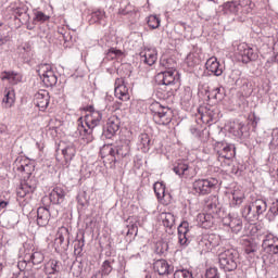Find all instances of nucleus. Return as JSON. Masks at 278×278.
Returning <instances> with one entry per match:
<instances>
[{"label": "nucleus", "instance_id": "1", "mask_svg": "<svg viewBox=\"0 0 278 278\" xmlns=\"http://www.w3.org/2000/svg\"><path fill=\"white\" fill-rule=\"evenodd\" d=\"M87 112L88 114L85 115V125L80 122L77 131L80 140L86 144H90V142L94 140V129H97V127L101 125V121H103V113L94 110V106H89Z\"/></svg>", "mask_w": 278, "mask_h": 278}, {"label": "nucleus", "instance_id": "2", "mask_svg": "<svg viewBox=\"0 0 278 278\" xmlns=\"http://www.w3.org/2000/svg\"><path fill=\"white\" fill-rule=\"evenodd\" d=\"M131 141L127 139H121L119 142L113 147V146H104L102 149V153H108V155H111L112 162H121L123 157H127L129 155V152L131 151Z\"/></svg>", "mask_w": 278, "mask_h": 278}, {"label": "nucleus", "instance_id": "3", "mask_svg": "<svg viewBox=\"0 0 278 278\" xmlns=\"http://www.w3.org/2000/svg\"><path fill=\"white\" fill-rule=\"evenodd\" d=\"M153 121L156 125H170L173 121V111L169 108L163 106L159 102H154L150 105Z\"/></svg>", "mask_w": 278, "mask_h": 278}, {"label": "nucleus", "instance_id": "4", "mask_svg": "<svg viewBox=\"0 0 278 278\" xmlns=\"http://www.w3.org/2000/svg\"><path fill=\"white\" fill-rule=\"evenodd\" d=\"M219 266L225 273H231L238 268V251L233 249L225 250L218 255Z\"/></svg>", "mask_w": 278, "mask_h": 278}, {"label": "nucleus", "instance_id": "5", "mask_svg": "<svg viewBox=\"0 0 278 278\" xmlns=\"http://www.w3.org/2000/svg\"><path fill=\"white\" fill-rule=\"evenodd\" d=\"M37 73L47 88H53L58 84V75L51 64L42 63L37 66Z\"/></svg>", "mask_w": 278, "mask_h": 278}, {"label": "nucleus", "instance_id": "6", "mask_svg": "<svg viewBox=\"0 0 278 278\" xmlns=\"http://www.w3.org/2000/svg\"><path fill=\"white\" fill-rule=\"evenodd\" d=\"M218 180L216 178H202L193 182V190L197 194H210L212 190H216Z\"/></svg>", "mask_w": 278, "mask_h": 278}, {"label": "nucleus", "instance_id": "7", "mask_svg": "<svg viewBox=\"0 0 278 278\" xmlns=\"http://www.w3.org/2000/svg\"><path fill=\"white\" fill-rule=\"evenodd\" d=\"M38 188V180L34 176H23V180L17 189V197L24 199L27 194H31Z\"/></svg>", "mask_w": 278, "mask_h": 278}, {"label": "nucleus", "instance_id": "8", "mask_svg": "<svg viewBox=\"0 0 278 278\" xmlns=\"http://www.w3.org/2000/svg\"><path fill=\"white\" fill-rule=\"evenodd\" d=\"M215 151L218 162H223V160H233V157H236V146L231 143L217 142Z\"/></svg>", "mask_w": 278, "mask_h": 278}, {"label": "nucleus", "instance_id": "9", "mask_svg": "<svg viewBox=\"0 0 278 278\" xmlns=\"http://www.w3.org/2000/svg\"><path fill=\"white\" fill-rule=\"evenodd\" d=\"M118 131H121V118H118L116 115H113L109 117L103 128L102 136L103 138H106V140H112V138H114Z\"/></svg>", "mask_w": 278, "mask_h": 278}, {"label": "nucleus", "instance_id": "10", "mask_svg": "<svg viewBox=\"0 0 278 278\" xmlns=\"http://www.w3.org/2000/svg\"><path fill=\"white\" fill-rule=\"evenodd\" d=\"M238 53L243 64H249V62H255V60L260 58V55H257V50L251 48L247 43H240L238 46Z\"/></svg>", "mask_w": 278, "mask_h": 278}, {"label": "nucleus", "instance_id": "11", "mask_svg": "<svg viewBox=\"0 0 278 278\" xmlns=\"http://www.w3.org/2000/svg\"><path fill=\"white\" fill-rule=\"evenodd\" d=\"M173 170L178 177H185V179H192L197 175L194 168L190 167L186 161H178L174 165Z\"/></svg>", "mask_w": 278, "mask_h": 278}, {"label": "nucleus", "instance_id": "12", "mask_svg": "<svg viewBox=\"0 0 278 278\" xmlns=\"http://www.w3.org/2000/svg\"><path fill=\"white\" fill-rule=\"evenodd\" d=\"M198 244L202 251H212L218 247V237L216 235H202L198 238Z\"/></svg>", "mask_w": 278, "mask_h": 278}, {"label": "nucleus", "instance_id": "13", "mask_svg": "<svg viewBox=\"0 0 278 278\" xmlns=\"http://www.w3.org/2000/svg\"><path fill=\"white\" fill-rule=\"evenodd\" d=\"M114 86L116 99L119 101H129V89L125 85V78H116Z\"/></svg>", "mask_w": 278, "mask_h": 278}, {"label": "nucleus", "instance_id": "14", "mask_svg": "<svg viewBox=\"0 0 278 278\" xmlns=\"http://www.w3.org/2000/svg\"><path fill=\"white\" fill-rule=\"evenodd\" d=\"M264 251L269 255L278 254V238L275 235L265 236L262 244Z\"/></svg>", "mask_w": 278, "mask_h": 278}, {"label": "nucleus", "instance_id": "15", "mask_svg": "<svg viewBox=\"0 0 278 278\" xmlns=\"http://www.w3.org/2000/svg\"><path fill=\"white\" fill-rule=\"evenodd\" d=\"M50 99L51 96H49V91L41 89L35 94L34 103L41 112H45V110L49 108Z\"/></svg>", "mask_w": 278, "mask_h": 278}, {"label": "nucleus", "instance_id": "16", "mask_svg": "<svg viewBox=\"0 0 278 278\" xmlns=\"http://www.w3.org/2000/svg\"><path fill=\"white\" fill-rule=\"evenodd\" d=\"M35 168L36 166H34V163L29 159H21L16 162V169L18 173H23L24 177H33L31 175Z\"/></svg>", "mask_w": 278, "mask_h": 278}, {"label": "nucleus", "instance_id": "17", "mask_svg": "<svg viewBox=\"0 0 278 278\" xmlns=\"http://www.w3.org/2000/svg\"><path fill=\"white\" fill-rule=\"evenodd\" d=\"M140 61L148 66H153L157 62V50L155 48L146 49L140 53Z\"/></svg>", "mask_w": 278, "mask_h": 278}, {"label": "nucleus", "instance_id": "18", "mask_svg": "<svg viewBox=\"0 0 278 278\" xmlns=\"http://www.w3.org/2000/svg\"><path fill=\"white\" fill-rule=\"evenodd\" d=\"M206 71L215 75V77H220L223 75V65H220V62H218V59L216 56L210 58L206 63Z\"/></svg>", "mask_w": 278, "mask_h": 278}, {"label": "nucleus", "instance_id": "19", "mask_svg": "<svg viewBox=\"0 0 278 278\" xmlns=\"http://www.w3.org/2000/svg\"><path fill=\"white\" fill-rule=\"evenodd\" d=\"M197 223L202 229H212L214 227V215L212 213H200L197 216Z\"/></svg>", "mask_w": 278, "mask_h": 278}, {"label": "nucleus", "instance_id": "20", "mask_svg": "<svg viewBox=\"0 0 278 278\" xmlns=\"http://www.w3.org/2000/svg\"><path fill=\"white\" fill-rule=\"evenodd\" d=\"M51 220V212L45 206L37 208V225L38 227H47Z\"/></svg>", "mask_w": 278, "mask_h": 278}, {"label": "nucleus", "instance_id": "21", "mask_svg": "<svg viewBox=\"0 0 278 278\" xmlns=\"http://www.w3.org/2000/svg\"><path fill=\"white\" fill-rule=\"evenodd\" d=\"M49 197L53 205H61V203H64V199H66V191L62 187H54Z\"/></svg>", "mask_w": 278, "mask_h": 278}, {"label": "nucleus", "instance_id": "22", "mask_svg": "<svg viewBox=\"0 0 278 278\" xmlns=\"http://www.w3.org/2000/svg\"><path fill=\"white\" fill-rule=\"evenodd\" d=\"M224 225H228L233 233H240L242 231V219L240 217H233L231 214L224 219Z\"/></svg>", "mask_w": 278, "mask_h": 278}, {"label": "nucleus", "instance_id": "23", "mask_svg": "<svg viewBox=\"0 0 278 278\" xmlns=\"http://www.w3.org/2000/svg\"><path fill=\"white\" fill-rule=\"evenodd\" d=\"M156 79L159 84H164L165 86H173V84H175V71L169 70L161 72L157 74Z\"/></svg>", "mask_w": 278, "mask_h": 278}, {"label": "nucleus", "instance_id": "24", "mask_svg": "<svg viewBox=\"0 0 278 278\" xmlns=\"http://www.w3.org/2000/svg\"><path fill=\"white\" fill-rule=\"evenodd\" d=\"M188 222H182L178 226V242L181 247H188Z\"/></svg>", "mask_w": 278, "mask_h": 278}, {"label": "nucleus", "instance_id": "25", "mask_svg": "<svg viewBox=\"0 0 278 278\" xmlns=\"http://www.w3.org/2000/svg\"><path fill=\"white\" fill-rule=\"evenodd\" d=\"M66 238H68V230L66 228H63L58 231L56 238L54 240L56 247H61L63 251H66V249H68V239L67 241H65Z\"/></svg>", "mask_w": 278, "mask_h": 278}, {"label": "nucleus", "instance_id": "26", "mask_svg": "<svg viewBox=\"0 0 278 278\" xmlns=\"http://www.w3.org/2000/svg\"><path fill=\"white\" fill-rule=\"evenodd\" d=\"M248 131L249 127L242 123L233 122L230 124L229 132L232 134V136H236V138H242V136H244Z\"/></svg>", "mask_w": 278, "mask_h": 278}, {"label": "nucleus", "instance_id": "27", "mask_svg": "<svg viewBox=\"0 0 278 278\" xmlns=\"http://www.w3.org/2000/svg\"><path fill=\"white\" fill-rule=\"evenodd\" d=\"M160 87L156 89V97L159 99H163L164 101L170 99L173 94H175V91H173V88H170V85H164L162 83H159Z\"/></svg>", "mask_w": 278, "mask_h": 278}, {"label": "nucleus", "instance_id": "28", "mask_svg": "<svg viewBox=\"0 0 278 278\" xmlns=\"http://www.w3.org/2000/svg\"><path fill=\"white\" fill-rule=\"evenodd\" d=\"M154 273H157L161 276L168 275L170 273V265L166 260H157L153 264Z\"/></svg>", "mask_w": 278, "mask_h": 278}, {"label": "nucleus", "instance_id": "29", "mask_svg": "<svg viewBox=\"0 0 278 278\" xmlns=\"http://www.w3.org/2000/svg\"><path fill=\"white\" fill-rule=\"evenodd\" d=\"M241 214L247 220H257V218H260L257 211L253 208L252 202L242 207Z\"/></svg>", "mask_w": 278, "mask_h": 278}, {"label": "nucleus", "instance_id": "30", "mask_svg": "<svg viewBox=\"0 0 278 278\" xmlns=\"http://www.w3.org/2000/svg\"><path fill=\"white\" fill-rule=\"evenodd\" d=\"M75 153H77V150L75 149V146H73V144L66 146L62 150V155L65 161L64 166H66V168H68V164H71V161L75 157Z\"/></svg>", "mask_w": 278, "mask_h": 278}, {"label": "nucleus", "instance_id": "31", "mask_svg": "<svg viewBox=\"0 0 278 278\" xmlns=\"http://www.w3.org/2000/svg\"><path fill=\"white\" fill-rule=\"evenodd\" d=\"M139 147L142 153H149V150L151 149V137H149L148 134L139 135Z\"/></svg>", "mask_w": 278, "mask_h": 278}, {"label": "nucleus", "instance_id": "32", "mask_svg": "<svg viewBox=\"0 0 278 278\" xmlns=\"http://www.w3.org/2000/svg\"><path fill=\"white\" fill-rule=\"evenodd\" d=\"M277 216H278V199H274L271 200L269 210L266 214V218L267 220H269V223H273V220H275Z\"/></svg>", "mask_w": 278, "mask_h": 278}, {"label": "nucleus", "instance_id": "33", "mask_svg": "<svg viewBox=\"0 0 278 278\" xmlns=\"http://www.w3.org/2000/svg\"><path fill=\"white\" fill-rule=\"evenodd\" d=\"M61 266L62 264L59 261L50 260L47 264L46 273H48V275H58V273H60Z\"/></svg>", "mask_w": 278, "mask_h": 278}, {"label": "nucleus", "instance_id": "34", "mask_svg": "<svg viewBox=\"0 0 278 278\" xmlns=\"http://www.w3.org/2000/svg\"><path fill=\"white\" fill-rule=\"evenodd\" d=\"M14 105V93L8 89L4 90V97L2 99V108L10 110Z\"/></svg>", "mask_w": 278, "mask_h": 278}, {"label": "nucleus", "instance_id": "35", "mask_svg": "<svg viewBox=\"0 0 278 278\" xmlns=\"http://www.w3.org/2000/svg\"><path fill=\"white\" fill-rule=\"evenodd\" d=\"M1 79L2 81L7 80L11 83L14 86L21 81V76H18V74H15L14 72H4L1 75Z\"/></svg>", "mask_w": 278, "mask_h": 278}, {"label": "nucleus", "instance_id": "36", "mask_svg": "<svg viewBox=\"0 0 278 278\" xmlns=\"http://www.w3.org/2000/svg\"><path fill=\"white\" fill-rule=\"evenodd\" d=\"M252 205L253 210H256V214H258V216H262V214L268 210V204L262 199L255 200L252 202Z\"/></svg>", "mask_w": 278, "mask_h": 278}, {"label": "nucleus", "instance_id": "37", "mask_svg": "<svg viewBox=\"0 0 278 278\" xmlns=\"http://www.w3.org/2000/svg\"><path fill=\"white\" fill-rule=\"evenodd\" d=\"M208 99H214L215 101H223L225 99V88L217 87L210 91Z\"/></svg>", "mask_w": 278, "mask_h": 278}, {"label": "nucleus", "instance_id": "38", "mask_svg": "<svg viewBox=\"0 0 278 278\" xmlns=\"http://www.w3.org/2000/svg\"><path fill=\"white\" fill-rule=\"evenodd\" d=\"M161 218L164 227H167L168 229L175 227V215H173V213H162Z\"/></svg>", "mask_w": 278, "mask_h": 278}, {"label": "nucleus", "instance_id": "39", "mask_svg": "<svg viewBox=\"0 0 278 278\" xmlns=\"http://www.w3.org/2000/svg\"><path fill=\"white\" fill-rule=\"evenodd\" d=\"M218 199L216 197L212 198L211 200L206 201L205 210L208 214H216L218 212Z\"/></svg>", "mask_w": 278, "mask_h": 278}, {"label": "nucleus", "instance_id": "40", "mask_svg": "<svg viewBox=\"0 0 278 278\" xmlns=\"http://www.w3.org/2000/svg\"><path fill=\"white\" fill-rule=\"evenodd\" d=\"M224 10L230 14H238L240 12V3L238 2H226L224 4Z\"/></svg>", "mask_w": 278, "mask_h": 278}, {"label": "nucleus", "instance_id": "41", "mask_svg": "<svg viewBox=\"0 0 278 278\" xmlns=\"http://www.w3.org/2000/svg\"><path fill=\"white\" fill-rule=\"evenodd\" d=\"M154 192L157 199H164L166 194V186L162 182L154 184Z\"/></svg>", "mask_w": 278, "mask_h": 278}, {"label": "nucleus", "instance_id": "42", "mask_svg": "<svg viewBox=\"0 0 278 278\" xmlns=\"http://www.w3.org/2000/svg\"><path fill=\"white\" fill-rule=\"evenodd\" d=\"M84 271V264L81 262H74L71 266V273L74 277H80Z\"/></svg>", "mask_w": 278, "mask_h": 278}, {"label": "nucleus", "instance_id": "43", "mask_svg": "<svg viewBox=\"0 0 278 278\" xmlns=\"http://www.w3.org/2000/svg\"><path fill=\"white\" fill-rule=\"evenodd\" d=\"M242 201H244V193L239 190L232 191V205H241Z\"/></svg>", "mask_w": 278, "mask_h": 278}, {"label": "nucleus", "instance_id": "44", "mask_svg": "<svg viewBox=\"0 0 278 278\" xmlns=\"http://www.w3.org/2000/svg\"><path fill=\"white\" fill-rule=\"evenodd\" d=\"M161 20L157 15H150L148 17V25L151 29H157L160 27Z\"/></svg>", "mask_w": 278, "mask_h": 278}, {"label": "nucleus", "instance_id": "45", "mask_svg": "<svg viewBox=\"0 0 278 278\" xmlns=\"http://www.w3.org/2000/svg\"><path fill=\"white\" fill-rule=\"evenodd\" d=\"M30 260L35 265L42 264V262H45V254H42V252H34L30 255Z\"/></svg>", "mask_w": 278, "mask_h": 278}, {"label": "nucleus", "instance_id": "46", "mask_svg": "<svg viewBox=\"0 0 278 278\" xmlns=\"http://www.w3.org/2000/svg\"><path fill=\"white\" fill-rule=\"evenodd\" d=\"M121 55H123V51L115 48H110L106 52V58L110 60H116V58H121Z\"/></svg>", "mask_w": 278, "mask_h": 278}, {"label": "nucleus", "instance_id": "47", "mask_svg": "<svg viewBox=\"0 0 278 278\" xmlns=\"http://www.w3.org/2000/svg\"><path fill=\"white\" fill-rule=\"evenodd\" d=\"M245 244V253L247 255H253L257 251V244L251 242V241H244Z\"/></svg>", "mask_w": 278, "mask_h": 278}, {"label": "nucleus", "instance_id": "48", "mask_svg": "<svg viewBox=\"0 0 278 278\" xmlns=\"http://www.w3.org/2000/svg\"><path fill=\"white\" fill-rule=\"evenodd\" d=\"M174 278H192V273L188 269H178L174 273Z\"/></svg>", "mask_w": 278, "mask_h": 278}, {"label": "nucleus", "instance_id": "49", "mask_svg": "<svg viewBox=\"0 0 278 278\" xmlns=\"http://www.w3.org/2000/svg\"><path fill=\"white\" fill-rule=\"evenodd\" d=\"M216 112L212 109H206L204 114H203V117L204 118H207L206 119V123H212L214 121H216Z\"/></svg>", "mask_w": 278, "mask_h": 278}, {"label": "nucleus", "instance_id": "50", "mask_svg": "<svg viewBox=\"0 0 278 278\" xmlns=\"http://www.w3.org/2000/svg\"><path fill=\"white\" fill-rule=\"evenodd\" d=\"M205 278H220V274L218 273V268L210 267L205 271Z\"/></svg>", "mask_w": 278, "mask_h": 278}, {"label": "nucleus", "instance_id": "51", "mask_svg": "<svg viewBox=\"0 0 278 278\" xmlns=\"http://www.w3.org/2000/svg\"><path fill=\"white\" fill-rule=\"evenodd\" d=\"M91 16L94 20V22L103 21V18H105V11L98 9L91 13Z\"/></svg>", "mask_w": 278, "mask_h": 278}, {"label": "nucleus", "instance_id": "52", "mask_svg": "<svg viewBox=\"0 0 278 278\" xmlns=\"http://www.w3.org/2000/svg\"><path fill=\"white\" fill-rule=\"evenodd\" d=\"M84 245H85L84 239L76 241V243L74 244V253L76 255H81V252L84 251Z\"/></svg>", "mask_w": 278, "mask_h": 278}, {"label": "nucleus", "instance_id": "53", "mask_svg": "<svg viewBox=\"0 0 278 278\" xmlns=\"http://www.w3.org/2000/svg\"><path fill=\"white\" fill-rule=\"evenodd\" d=\"M35 21H38L39 23H45V22L49 21V15L45 14L41 11H37L35 13Z\"/></svg>", "mask_w": 278, "mask_h": 278}, {"label": "nucleus", "instance_id": "54", "mask_svg": "<svg viewBox=\"0 0 278 278\" xmlns=\"http://www.w3.org/2000/svg\"><path fill=\"white\" fill-rule=\"evenodd\" d=\"M112 270V263L110 261H104L102 264V275H110Z\"/></svg>", "mask_w": 278, "mask_h": 278}, {"label": "nucleus", "instance_id": "55", "mask_svg": "<svg viewBox=\"0 0 278 278\" xmlns=\"http://www.w3.org/2000/svg\"><path fill=\"white\" fill-rule=\"evenodd\" d=\"M186 64H187L190 68H192V67H194V66L197 65V58L194 56L193 53H189V54L187 55Z\"/></svg>", "mask_w": 278, "mask_h": 278}, {"label": "nucleus", "instance_id": "56", "mask_svg": "<svg viewBox=\"0 0 278 278\" xmlns=\"http://www.w3.org/2000/svg\"><path fill=\"white\" fill-rule=\"evenodd\" d=\"M271 147H278V128L273 129L271 131Z\"/></svg>", "mask_w": 278, "mask_h": 278}, {"label": "nucleus", "instance_id": "57", "mask_svg": "<svg viewBox=\"0 0 278 278\" xmlns=\"http://www.w3.org/2000/svg\"><path fill=\"white\" fill-rule=\"evenodd\" d=\"M18 16H23L24 18H29V15L27 14L26 9H21V8L15 9V17L18 18Z\"/></svg>", "mask_w": 278, "mask_h": 278}, {"label": "nucleus", "instance_id": "58", "mask_svg": "<svg viewBox=\"0 0 278 278\" xmlns=\"http://www.w3.org/2000/svg\"><path fill=\"white\" fill-rule=\"evenodd\" d=\"M181 101L182 103H188L189 101H192V91H185L184 94L181 96Z\"/></svg>", "mask_w": 278, "mask_h": 278}, {"label": "nucleus", "instance_id": "59", "mask_svg": "<svg viewBox=\"0 0 278 278\" xmlns=\"http://www.w3.org/2000/svg\"><path fill=\"white\" fill-rule=\"evenodd\" d=\"M8 42H10V36L0 33V47H3V45H8Z\"/></svg>", "mask_w": 278, "mask_h": 278}, {"label": "nucleus", "instance_id": "60", "mask_svg": "<svg viewBox=\"0 0 278 278\" xmlns=\"http://www.w3.org/2000/svg\"><path fill=\"white\" fill-rule=\"evenodd\" d=\"M62 38L64 42H73V35L71 33L62 34Z\"/></svg>", "mask_w": 278, "mask_h": 278}, {"label": "nucleus", "instance_id": "61", "mask_svg": "<svg viewBox=\"0 0 278 278\" xmlns=\"http://www.w3.org/2000/svg\"><path fill=\"white\" fill-rule=\"evenodd\" d=\"M8 131V126L0 124V134H7Z\"/></svg>", "mask_w": 278, "mask_h": 278}, {"label": "nucleus", "instance_id": "62", "mask_svg": "<svg viewBox=\"0 0 278 278\" xmlns=\"http://www.w3.org/2000/svg\"><path fill=\"white\" fill-rule=\"evenodd\" d=\"M5 207H8V202L7 201H0V212L2 210H5Z\"/></svg>", "mask_w": 278, "mask_h": 278}, {"label": "nucleus", "instance_id": "63", "mask_svg": "<svg viewBox=\"0 0 278 278\" xmlns=\"http://www.w3.org/2000/svg\"><path fill=\"white\" fill-rule=\"evenodd\" d=\"M177 25H179L180 27H184V29H186V23L185 22H178Z\"/></svg>", "mask_w": 278, "mask_h": 278}, {"label": "nucleus", "instance_id": "64", "mask_svg": "<svg viewBox=\"0 0 278 278\" xmlns=\"http://www.w3.org/2000/svg\"><path fill=\"white\" fill-rule=\"evenodd\" d=\"M122 14H127V12H125V11H122Z\"/></svg>", "mask_w": 278, "mask_h": 278}]
</instances>
